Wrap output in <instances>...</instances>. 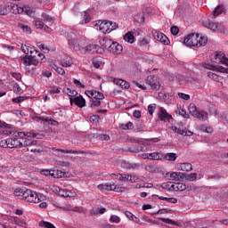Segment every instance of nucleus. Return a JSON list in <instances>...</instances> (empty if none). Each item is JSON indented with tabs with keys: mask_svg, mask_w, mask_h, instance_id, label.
<instances>
[{
	"mask_svg": "<svg viewBox=\"0 0 228 228\" xmlns=\"http://www.w3.org/2000/svg\"><path fill=\"white\" fill-rule=\"evenodd\" d=\"M68 44L70 47H73L74 51H78L81 54H86L90 53L94 54V53H99V45L89 44L86 45V40H79L76 38V36L69 34L68 36Z\"/></svg>",
	"mask_w": 228,
	"mask_h": 228,
	"instance_id": "nucleus-1",
	"label": "nucleus"
},
{
	"mask_svg": "<svg viewBox=\"0 0 228 228\" xmlns=\"http://www.w3.org/2000/svg\"><path fill=\"white\" fill-rule=\"evenodd\" d=\"M14 196L20 200H25L32 204H38L44 200V195L31 191L26 187H18L14 190Z\"/></svg>",
	"mask_w": 228,
	"mask_h": 228,
	"instance_id": "nucleus-2",
	"label": "nucleus"
},
{
	"mask_svg": "<svg viewBox=\"0 0 228 228\" xmlns=\"http://www.w3.org/2000/svg\"><path fill=\"white\" fill-rule=\"evenodd\" d=\"M183 44L188 47H204L208 44V37L200 34H190L184 38Z\"/></svg>",
	"mask_w": 228,
	"mask_h": 228,
	"instance_id": "nucleus-3",
	"label": "nucleus"
},
{
	"mask_svg": "<svg viewBox=\"0 0 228 228\" xmlns=\"http://www.w3.org/2000/svg\"><path fill=\"white\" fill-rule=\"evenodd\" d=\"M95 28L99 31H102V33H111V31H115L117 28H118V25H117L116 22H113L111 20H99L95 25Z\"/></svg>",
	"mask_w": 228,
	"mask_h": 228,
	"instance_id": "nucleus-4",
	"label": "nucleus"
},
{
	"mask_svg": "<svg viewBox=\"0 0 228 228\" xmlns=\"http://www.w3.org/2000/svg\"><path fill=\"white\" fill-rule=\"evenodd\" d=\"M21 63H23V65H26L25 67L26 71L31 74L35 72V69L31 68V65H34L35 67H37L38 63H40V61L37 59V55L25 56L21 59Z\"/></svg>",
	"mask_w": 228,
	"mask_h": 228,
	"instance_id": "nucleus-5",
	"label": "nucleus"
},
{
	"mask_svg": "<svg viewBox=\"0 0 228 228\" xmlns=\"http://www.w3.org/2000/svg\"><path fill=\"white\" fill-rule=\"evenodd\" d=\"M202 25L215 33H224V30L225 29L222 23H214L208 19L202 20Z\"/></svg>",
	"mask_w": 228,
	"mask_h": 228,
	"instance_id": "nucleus-6",
	"label": "nucleus"
},
{
	"mask_svg": "<svg viewBox=\"0 0 228 228\" xmlns=\"http://www.w3.org/2000/svg\"><path fill=\"white\" fill-rule=\"evenodd\" d=\"M97 188L98 190H105V191H116L117 193H123V191H126V190H127V188L116 185L115 183H112V184L102 183V184H99Z\"/></svg>",
	"mask_w": 228,
	"mask_h": 228,
	"instance_id": "nucleus-7",
	"label": "nucleus"
},
{
	"mask_svg": "<svg viewBox=\"0 0 228 228\" xmlns=\"http://www.w3.org/2000/svg\"><path fill=\"white\" fill-rule=\"evenodd\" d=\"M146 83L151 88V90H159L161 88V84L159 83V78L156 75L148 76L146 78Z\"/></svg>",
	"mask_w": 228,
	"mask_h": 228,
	"instance_id": "nucleus-8",
	"label": "nucleus"
},
{
	"mask_svg": "<svg viewBox=\"0 0 228 228\" xmlns=\"http://www.w3.org/2000/svg\"><path fill=\"white\" fill-rule=\"evenodd\" d=\"M211 60L214 63H224L228 67V59L225 58V53L223 52H216Z\"/></svg>",
	"mask_w": 228,
	"mask_h": 228,
	"instance_id": "nucleus-9",
	"label": "nucleus"
},
{
	"mask_svg": "<svg viewBox=\"0 0 228 228\" xmlns=\"http://www.w3.org/2000/svg\"><path fill=\"white\" fill-rule=\"evenodd\" d=\"M152 35L154 39L161 42V44H164L165 45H168L170 44V40L168 39V37L162 32L153 30Z\"/></svg>",
	"mask_w": 228,
	"mask_h": 228,
	"instance_id": "nucleus-10",
	"label": "nucleus"
},
{
	"mask_svg": "<svg viewBox=\"0 0 228 228\" xmlns=\"http://www.w3.org/2000/svg\"><path fill=\"white\" fill-rule=\"evenodd\" d=\"M70 106H73L75 104L78 108H85L86 106V101L83 96H75L74 98H69Z\"/></svg>",
	"mask_w": 228,
	"mask_h": 228,
	"instance_id": "nucleus-11",
	"label": "nucleus"
},
{
	"mask_svg": "<svg viewBox=\"0 0 228 228\" xmlns=\"http://www.w3.org/2000/svg\"><path fill=\"white\" fill-rule=\"evenodd\" d=\"M86 94L93 100L102 101L104 99V94L95 90H87L86 91Z\"/></svg>",
	"mask_w": 228,
	"mask_h": 228,
	"instance_id": "nucleus-12",
	"label": "nucleus"
},
{
	"mask_svg": "<svg viewBox=\"0 0 228 228\" xmlns=\"http://www.w3.org/2000/svg\"><path fill=\"white\" fill-rule=\"evenodd\" d=\"M129 152H134V154H138L139 152H146L149 151V148L144 144H132L128 148Z\"/></svg>",
	"mask_w": 228,
	"mask_h": 228,
	"instance_id": "nucleus-13",
	"label": "nucleus"
},
{
	"mask_svg": "<svg viewBox=\"0 0 228 228\" xmlns=\"http://www.w3.org/2000/svg\"><path fill=\"white\" fill-rule=\"evenodd\" d=\"M8 145L9 149H19L22 147V142H20V139L12 137V138H8Z\"/></svg>",
	"mask_w": 228,
	"mask_h": 228,
	"instance_id": "nucleus-14",
	"label": "nucleus"
},
{
	"mask_svg": "<svg viewBox=\"0 0 228 228\" xmlns=\"http://www.w3.org/2000/svg\"><path fill=\"white\" fill-rule=\"evenodd\" d=\"M122 45L113 41L110 48L109 49V53H111L112 54H120V53H122Z\"/></svg>",
	"mask_w": 228,
	"mask_h": 228,
	"instance_id": "nucleus-15",
	"label": "nucleus"
},
{
	"mask_svg": "<svg viewBox=\"0 0 228 228\" xmlns=\"http://www.w3.org/2000/svg\"><path fill=\"white\" fill-rule=\"evenodd\" d=\"M192 115L196 117V118H200V120H207L208 118V112L204 110H197V108L194 107L192 110Z\"/></svg>",
	"mask_w": 228,
	"mask_h": 228,
	"instance_id": "nucleus-16",
	"label": "nucleus"
},
{
	"mask_svg": "<svg viewBox=\"0 0 228 228\" xmlns=\"http://www.w3.org/2000/svg\"><path fill=\"white\" fill-rule=\"evenodd\" d=\"M113 44V41L108 37H103L100 40V45L103 46V49H106L107 51H110L111 45Z\"/></svg>",
	"mask_w": 228,
	"mask_h": 228,
	"instance_id": "nucleus-17",
	"label": "nucleus"
},
{
	"mask_svg": "<svg viewBox=\"0 0 228 228\" xmlns=\"http://www.w3.org/2000/svg\"><path fill=\"white\" fill-rule=\"evenodd\" d=\"M53 151H56V152H62V154H86L85 151H74V150H62L53 148Z\"/></svg>",
	"mask_w": 228,
	"mask_h": 228,
	"instance_id": "nucleus-18",
	"label": "nucleus"
},
{
	"mask_svg": "<svg viewBox=\"0 0 228 228\" xmlns=\"http://www.w3.org/2000/svg\"><path fill=\"white\" fill-rule=\"evenodd\" d=\"M170 181H181L184 179V174L181 172H171L169 173Z\"/></svg>",
	"mask_w": 228,
	"mask_h": 228,
	"instance_id": "nucleus-19",
	"label": "nucleus"
},
{
	"mask_svg": "<svg viewBox=\"0 0 228 228\" xmlns=\"http://www.w3.org/2000/svg\"><path fill=\"white\" fill-rule=\"evenodd\" d=\"M159 118L161 121L170 120V118H172V115L168 114V112H167V110L161 108L159 110Z\"/></svg>",
	"mask_w": 228,
	"mask_h": 228,
	"instance_id": "nucleus-20",
	"label": "nucleus"
},
{
	"mask_svg": "<svg viewBox=\"0 0 228 228\" xmlns=\"http://www.w3.org/2000/svg\"><path fill=\"white\" fill-rule=\"evenodd\" d=\"M74 63V61H72V58L70 56L66 55L63 59L61 61V67H71Z\"/></svg>",
	"mask_w": 228,
	"mask_h": 228,
	"instance_id": "nucleus-21",
	"label": "nucleus"
},
{
	"mask_svg": "<svg viewBox=\"0 0 228 228\" xmlns=\"http://www.w3.org/2000/svg\"><path fill=\"white\" fill-rule=\"evenodd\" d=\"M55 191L60 197H70V192L67 189L61 187H55Z\"/></svg>",
	"mask_w": 228,
	"mask_h": 228,
	"instance_id": "nucleus-22",
	"label": "nucleus"
},
{
	"mask_svg": "<svg viewBox=\"0 0 228 228\" xmlns=\"http://www.w3.org/2000/svg\"><path fill=\"white\" fill-rule=\"evenodd\" d=\"M114 83H116V85H119L121 88H125V89H127L131 86L129 82L120 78H114Z\"/></svg>",
	"mask_w": 228,
	"mask_h": 228,
	"instance_id": "nucleus-23",
	"label": "nucleus"
},
{
	"mask_svg": "<svg viewBox=\"0 0 228 228\" xmlns=\"http://www.w3.org/2000/svg\"><path fill=\"white\" fill-rule=\"evenodd\" d=\"M28 54H30L29 56H35V54H37L38 58H41V63L43 61H45V55H44V53H38V51H37L35 48L30 47L28 50Z\"/></svg>",
	"mask_w": 228,
	"mask_h": 228,
	"instance_id": "nucleus-24",
	"label": "nucleus"
},
{
	"mask_svg": "<svg viewBox=\"0 0 228 228\" xmlns=\"http://www.w3.org/2000/svg\"><path fill=\"white\" fill-rule=\"evenodd\" d=\"M180 170L183 172H191L193 170V166L191 163L184 162L180 165Z\"/></svg>",
	"mask_w": 228,
	"mask_h": 228,
	"instance_id": "nucleus-25",
	"label": "nucleus"
},
{
	"mask_svg": "<svg viewBox=\"0 0 228 228\" xmlns=\"http://www.w3.org/2000/svg\"><path fill=\"white\" fill-rule=\"evenodd\" d=\"M163 158H165V155L163 153H159V152L150 153V159H153L154 161H159V159H163Z\"/></svg>",
	"mask_w": 228,
	"mask_h": 228,
	"instance_id": "nucleus-26",
	"label": "nucleus"
},
{
	"mask_svg": "<svg viewBox=\"0 0 228 228\" xmlns=\"http://www.w3.org/2000/svg\"><path fill=\"white\" fill-rule=\"evenodd\" d=\"M123 38L128 44H134V35L133 32H127Z\"/></svg>",
	"mask_w": 228,
	"mask_h": 228,
	"instance_id": "nucleus-27",
	"label": "nucleus"
},
{
	"mask_svg": "<svg viewBox=\"0 0 228 228\" xmlns=\"http://www.w3.org/2000/svg\"><path fill=\"white\" fill-rule=\"evenodd\" d=\"M64 94H67L70 99H74V97H77V91L75 89H70L69 87L63 89Z\"/></svg>",
	"mask_w": 228,
	"mask_h": 228,
	"instance_id": "nucleus-28",
	"label": "nucleus"
},
{
	"mask_svg": "<svg viewBox=\"0 0 228 228\" xmlns=\"http://www.w3.org/2000/svg\"><path fill=\"white\" fill-rule=\"evenodd\" d=\"M224 12H225V8L224 7V5H218L214 10L213 16L214 17H218V15H222V13H224Z\"/></svg>",
	"mask_w": 228,
	"mask_h": 228,
	"instance_id": "nucleus-29",
	"label": "nucleus"
},
{
	"mask_svg": "<svg viewBox=\"0 0 228 228\" xmlns=\"http://www.w3.org/2000/svg\"><path fill=\"white\" fill-rule=\"evenodd\" d=\"M149 44H151V39L149 37H143L139 39L137 45L139 47H145V45H149Z\"/></svg>",
	"mask_w": 228,
	"mask_h": 228,
	"instance_id": "nucleus-30",
	"label": "nucleus"
},
{
	"mask_svg": "<svg viewBox=\"0 0 228 228\" xmlns=\"http://www.w3.org/2000/svg\"><path fill=\"white\" fill-rule=\"evenodd\" d=\"M120 127L125 131H127V130L131 131L132 129H134V125L133 124V122L129 121L126 124H121Z\"/></svg>",
	"mask_w": 228,
	"mask_h": 228,
	"instance_id": "nucleus-31",
	"label": "nucleus"
},
{
	"mask_svg": "<svg viewBox=\"0 0 228 228\" xmlns=\"http://www.w3.org/2000/svg\"><path fill=\"white\" fill-rule=\"evenodd\" d=\"M125 168L126 170H136V168H140V164L137 163H126Z\"/></svg>",
	"mask_w": 228,
	"mask_h": 228,
	"instance_id": "nucleus-32",
	"label": "nucleus"
},
{
	"mask_svg": "<svg viewBox=\"0 0 228 228\" xmlns=\"http://www.w3.org/2000/svg\"><path fill=\"white\" fill-rule=\"evenodd\" d=\"M164 158H166L167 161H175V159H177V154L174 152L167 153L164 155Z\"/></svg>",
	"mask_w": 228,
	"mask_h": 228,
	"instance_id": "nucleus-33",
	"label": "nucleus"
},
{
	"mask_svg": "<svg viewBox=\"0 0 228 228\" xmlns=\"http://www.w3.org/2000/svg\"><path fill=\"white\" fill-rule=\"evenodd\" d=\"M61 92V87H56V86H52L50 87V89L48 90V94H50L51 95H55L58 94Z\"/></svg>",
	"mask_w": 228,
	"mask_h": 228,
	"instance_id": "nucleus-34",
	"label": "nucleus"
},
{
	"mask_svg": "<svg viewBox=\"0 0 228 228\" xmlns=\"http://www.w3.org/2000/svg\"><path fill=\"white\" fill-rule=\"evenodd\" d=\"M10 10V6L6 4L0 5V15H8V11Z\"/></svg>",
	"mask_w": 228,
	"mask_h": 228,
	"instance_id": "nucleus-35",
	"label": "nucleus"
},
{
	"mask_svg": "<svg viewBox=\"0 0 228 228\" xmlns=\"http://www.w3.org/2000/svg\"><path fill=\"white\" fill-rule=\"evenodd\" d=\"M42 18L45 22H49V24H53V22H54V19H53V17L49 16L45 12L42 14Z\"/></svg>",
	"mask_w": 228,
	"mask_h": 228,
	"instance_id": "nucleus-36",
	"label": "nucleus"
},
{
	"mask_svg": "<svg viewBox=\"0 0 228 228\" xmlns=\"http://www.w3.org/2000/svg\"><path fill=\"white\" fill-rule=\"evenodd\" d=\"M37 142L31 139H26L24 143H22V147H29V145H37Z\"/></svg>",
	"mask_w": 228,
	"mask_h": 228,
	"instance_id": "nucleus-37",
	"label": "nucleus"
},
{
	"mask_svg": "<svg viewBox=\"0 0 228 228\" xmlns=\"http://www.w3.org/2000/svg\"><path fill=\"white\" fill-rule=\"evenodd\" d=\"M176 113H178V115H180V117H183V118H190V114H187L186 110H184V109H178Z\"/></svg>",
	"mask_w": 228,
	"mask_h": 228,
	"instance_id": "nucleus-38",
	"label": "nucleus"
},
{
	"mask_svg": "<svg viewBox=\"0 0 228 228\" xmlns=\"http://www.w3.org/2000/svg\"><path fill=\"white\" fill-rule=\"evenodd\" d=\"M161 222H163L164 224H169L171 225H179V223L169 219V218H160Z\"/></svg>",
	"mask_w": 228,
	"mask_h": 228,
	"instance_id": "nucleus-39",
	"label": "nucleus"
},
{
	"mask_svg": "<svg viewBox=\"0 0 228 228\" xmlns=\"http://www.w3.org/2000/svg\"><path fill=\"white\" fill-rule=\"evenodd\" d=\"M53 69L54 71H56L58 74H61V76H65V69L61 67H58L56 65L53 66Z\"/></svg>",
	"mask_w": 228,
	"mask_h": 228,
	"instance_id": "nucleus-40",
	"label": "nucleus"
},
{
	"mask_svg": "<svg viewBox=\"0 0 228 228\" xmlns=\"http://www.w3.org/2000/svg\"><path fill=\"white\" fill-rule=\"evenodd\" d=\"M185 178L187 179V181L191 182L197 181V173H191L187 175Z\"/></svg>",
	"mask_w": 228,
	"mask_h": 228,
	"instance_id": "nucleus-41",
	"label": "nucleus"
},
{
	"mask_svg": "<svg viewBox=\"0 0 228 228\" xmlns=\"http://www.w3.org/2000/svg\"><path fill=\"white\" fill-rule=\"evenodd\" d=\"M117 177H118V181H129L130 175L118 174Z\"/></svg>",
	"mask_w": 228,
	"mask_h": 228,
	"instance_id": "nucleus-42",
	"label": "nucleus"
},
{
	"mask_svg": "<svg viewBox=\"0 0 228 228\" xmlns=\"http://www.w3.org/2000/svg\"><path fill=\"white\" fill-rule=\"evenodd\" d=\"M34 26L37 28V29H44V21L42 20H34Z\"/></svg>",
	"mask_w": 228,
	"mask_h": 228,
	"instance_id": "nucleus-43",
	"label": "nucleus"
},
{
	"mask_svg": "<svg viewBox=\"0 0 228 228\" xmlns=\"http://www.w3.org/2000/svg\"><path fill=\"white\" fill-rule=\"evenodd\" d=\"M26 97L24 96H18L16 98L12 99V102H15L16 104H20V102H24L26 101Z\"/></svg>",
	"mask_w": 228,
	"mask_h": 228,
	"instance_id": "nucleus-44",
	"label": "nucleus"
},
{
	"mask_svg": "<svg viewBox=\"0 0 228 228\" xmlns=\"http://www.w3.org/2000/svg\"><path fill=\"white\" fill-rule=\"evenodd\" d=\"M41 225H42V227H45V228H56V226H54V224H53V223H49L47 221L41 222Z\"/></svg>",
	"mask_w": 228,
	"mask_h": 228,
	"instance_id": "nucleus-45",
	"label": "nucleus"
},
{
	"mask_svg": "<svg viewBox=\"0 0 228 228\" xmlns=\"http://www.w3.org/2000/svg\"><path fill=\"white\" fill-rule=\"evenodd\" d=\"M82 17L84 18L85 24H88V22H90L91 18H90V15L86 12H82Z\"/></svg>",
	"mask_w": 228,
	"mask_h": 228,
	"instance_id": "nucleus-46",
	"label": "nucleus"
},
{
	"mask_svg": "<svg viewBox=\"0 0 228 228\" xmlns=\"http://www.w3.org/2000/svg\"><path fill=\"white\" fill-rule=\"evenodd\" d=\"M12 90L14 94H21L22 93V88H20V86L19 84H14Z\"/></svg>",
	"mask_w": 228,
	"mask_h": 228,
	"instance_id": "nucleus-47",
	"label": "nucleus"
},
{
	"mask_svg": "<svg viewBox=\"0 0 228 228\" xmlns=\"http://www.w3.org/2000/svg\"><path fill=\"white\" fill-rule=\"evenodd\" d=\"M101 106V100H92L91 108H99Z\"/></svg>",
	"mask_w": 228,
	"mask_h": 228,
	"instance_id": "nucleus-48",
	"label": "nucleus"
},
{
	"mask_svg": "<svg viewBox=\"0 0 228 228\" xmlns=\"http://www.w3.org/2000/svg\"><path fill=\"white\" fill-rule=\"evenodd\" d=\"M110 222H112V224H120V217H118V216H110Z\"/></svg>",
	"mask_w": 228,
	"mask_h": 228,
	"instance_id": "nucleus-49",
	"label": "nucleus"
},
{
	"mask_svg": "<svg viewBox=\"0 0 228 228\" xmlns=\"http://www.w3.org/2000/svg\"><path fill=\"white\" fill-rule=\"evenodd\" d=\"M208 77L210 78V79H213L214 81H218V75H216V73H213V72H208Z\"/></svg>",
	"mask_w": 228,
	"mask_h": 228,
	"instance_id": "nucleus-50",
	"label": "nucleus"
},
{
	"mask_svg": "<svg viewBox=\"0 0 228 228\" xmlns=\"http://www.w3.org/2000/svg\"><path fill=\"white\" fill-rule=\"evenodd\" d=\"M178 97H180V99H183V101H190V94H186L184 93H178Z\"/></svg>",
	"mask_w": 228,
	"mask_h": 228,
	"instance_id": "nucleus-51",
	"label": "nucleus"
},
{
	"mask_svg": "<svg viewBox=\"0 0 228 228\" xmlns=\"http://www.w3.org/2000/svg\"><path fill=\"white\" fill-rule=\"evenodd\" d=\"M0 147H3L4 149H6V148L10 149V144H8V139L2 140L0 142Z\"/></svg>",
	"mask_w": 228,
	"mask_h": 228,
	"instance_id": "nucleus-52",
	"label": "nucleus"
},
{
	"mask_svg": "<svg viewBox=\"0 0 228 228\" xmlns=\"http://www.w3.org/2000/svg\"><path fill=\"white\" fill-rule=\"evenodd\" d=\"M22 53H24V54H29V49L30 47L26 45H21V47H20Z\"/></svg>",
	"mask_w": 228,
	"mask_h": 228,
	"instance_id": "nucleus-53",
	"label": "nucleus"
},
{
	"mask_svg": "<svg viewBox=\"0 0 228 228\" xmlns=\"http://www.w3.org/2000/svg\"><path fill=\"white\" fill-rule=\"evenodd\" d=\"M99 140H102L105 142H108V140H110V135L106 134H102L98 135Z\"/></svg>",
	"mask_w": 228,
	"mask_h": 228,
	"instance_id": "nucleus-54",
	"label": "nucleus"
},
{
	"mask_svg": "<svg viewBox=\"0 0 228 228\" xmlns=\"http://www.w3.org/2000/svg\"><path fill=\"white\" fill-rule=\"evenodd\" d=\"M155 110H156V104H150L148 106V111L151 115H153Z\"/></svg>",
	"mask_w": 228,
	"mask_h": 228,
	"instance_id": "nucleus-55",
	"label": "nucleus"
},
{
	"mask_svg": "<svg viewBox=\"0 0 228 228\" xmlns=\"http://www.w3.org/2000/svg\"><path fill=\"white\" fill-rule=\"evenodd\" d=\"M130 183H138V181H140V178L136 175H131L129 176V180Z\"/></svg>",
	"mask_w": 228,
	"mask_h": 228,
	"instance_id": "nucleus-56",
	"label": "nucleus"
},
{
	"mask_svg": "<svg viewBox=\"0 0 228 228\" xmlns=\"http://www.w3.org/2000/svg\"><path fill=\"white\" fill-rule=\"evenodd\" d=\"M74 85H76V86H77L78 88H85V85L81 83V81L77 80V79H74L73 80Z\"/></svg>",
	"mask_w": 228,
	"mask_h": 228,
	"instance_id": "nucleus-57",
	"label": "nucleus"
},
{
	"mask_svg": "<svg viewBox=\"0 0 228 228\" xmlns=\"http://www.w3.org/2000/svg\"><path fill=\"white\" fill-rule=\"evenodd\" d=\"M173 131H175L178 134H184V130H183L177 126H173Z\"/></svg>",
	"mask_w": 228,
	"mask_h": 228,
	"instance_id": "nucleus-58",
	"label": "nucleus"
},
{
	"mask_svg": "<svg viewBox=\"0 0 228 228\" xmlns=\"http://www.w3.org/2000/svg\"><path fill=\"white\" fill-rule=\"evenodd\" d=\"M172 35H179V28L175 26L171 27Z\"/></svg>",
	"mask_w": 228,
	"mask_h": 228,
	"instance_id": "nucleus-59",
	"label": "nucleus"
},
{
	"mask_svg": "<svg viewBox=\"0 0 228 228\" xmlns=\"http://www.w3.org/2000/svg\"><path fill=\"white\" fill-rule=\"evenodd\" d=\"M216 70H217V72H228V69H225L222 66H216Z\"/></svg>",
	"mask_w": 228,
	"mask_h": 228,
	"instance_id": "nucleus-60",
	"label": "nucleus"
},
{
	"mask_svg": "<svg viewBox=\"0 0 228 228\" xmlns=\"http://www.w3.org/2000/svg\"><path fill=\"white\" fill-rule=\"evenodd\" d=\"M37 47L41 49V51H49V48L45 47V45L39 42L37 43Z\"/></svg>",
	"mask_w": 228,
	"mask_h": 228,
	"instance_id": "nucleus-61",
	"label": "nucleus"
},
{
	"mask_svg": "<svg viewBox=\"0 0 228 228\" xmlns=\"http://www.w3.org/2000/svg\"><path fill=\"white\" fill-rule=\"evenodd\" d=\"M126 216H127L132 222L134 220V215L129 211L125 212Z\"/></svg>",
	"mask_w": 228,
	"mask_h": 228,
	"instance_id": "nucleus-62",
	"label": "nucleus"
},
{
	"mask_svg": "<svg viewBox=\"0 0 228 228\" xmlns=\"http://www.w3.org/2000/svg\"><path fill=\"white\" fill-rule=\"evenodd\" d=\"M176 188H177V190H180V191H183V190L186 189V185L178 183H176Z\"/></svg>",
	"mask_w": 228,
	"mask_h": 228,
	"instance_id": "nucleus-63",
	"label": "nucleus"
},
{
	"mask_svg": "<svg viewBox=\"0 0 228 228\" xmlns=\"http://www.w3.org/2000/svg\"><path fill=\"white\" fill-rule=\"evenodd\" d=\"M22 30L25 33H28V35H30V33H31V28H29L28 26H22Z\"/></svg>",
	"mask_w": 228,
	"mask_h": 228,
	"instance_id": "nucleus-64",
	"label": "nucleus"
}]
</instances>
